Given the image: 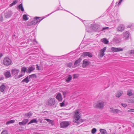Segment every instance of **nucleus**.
Listing matches in <instances>:
<instances>
[{
  "label": "nucleus",
  "mask_w": 134,
  "mask_h": 134,
  "mask_svg": "<svg viewBox=\"0 0 134 134\" xmlns=\"http://www.w3.org/2000/svg\"><path fill=\"white\" fill-rule=\"evenodd\" d=\"M100 131L101 134H107L106 131L105 130L101 129Z\"/></svg>",
  "instance_id": "26"
},
{
  "label": "nucleus",
  "mask_w": 134,
  "mask_h": 134,
  "mask_svg": "<svg viewBox=\"0 0 134 134\" xmlns=\"http://www.w3.org/2000/svg\"><path fill=\"white\" fill-rule=\"evenodd\" d=\"M56 98L58 101H60L62 100V97L61 94L58 93L56 96Z\"/></svg>",
  "instance_id": "15"
},
{
  "label": "nucleus",
  "mask_w": 134,
  "mask_h": 134,
  "mask_svg": "<svg viewBox=\"0 0 134 134\" xmlns=\"http://www.w3.org/2000/svg\"><path fill=\"white\" fill-rule=\"evenodd\" d=\"M72 78V76L69 75L68 76L67 78L66 79V82H69V81L71 80Z\"/></svg>",
  "instance_id": "24"
},
{
  "label": "nucleus",
  "mask_w": 134,
  "mask_h": 134,
  "mask_svg": "<svg viewBox=\"0 0 134 134\" xmlns=\"http://www.w3.org/2000/svg\"><path fill=\"white\" fill-rule=\"evenodd\" d=\"M63 95L65 97V96L66 95V94L67 93V92H66V91H65L64 92H63Z\"/></svg>",
  "instance_id": "50"
},
{
  "label": "nucleus",
  "mask_w": 134,
  "mask_h": 134,
  "mask_svg": "<svg viewBox=\"0 0 134 134\" xmlns=\"http://www.w3.org/2000/svg\"><path fill=\"white\" fill-rule=\"evenodd\" d=\"M130 27H131V26H128V28H130Z\"/></svg>",
  "instance_id": "57"
},
{
  "label": "nucleus",
  "mask_w": 134,
  "mask_h": 134,
  "mask_svg": "<svg viewBox=\"0 0 134 134\" xmlns=\"http://www.w3.org/2000/svg\"><path fill=\"white\" fill-rule=\"evenodd\" d=\"M82 60V59L79 58L78 60H76L74 63V67H75L77 66H79V65L80 64V63Z\"/></svg>",
  "instance_id": "9"
},
{
  "label": "nucleus",
  "mask_w": 134,
  "mask_h": 134,
  "mask_svg": "<svg viewBox=\"0 0 134 134\" xmlns=\"http://www.w3.org/2000/svg\"><path fill=\"white\" fill-rule=\"evenodd\" d=\"M30 81L31 79H30L29 77L28 76L24 79L23 80H22L21 82H25L26 83H27Z\"/></svg>",
  "instance_id": "16"
},
{
  "label": "nucleus",
  "mask_w": 134,
  "mask_h": 134,
  "mask_svg": "<svg viewBox=\"0 0 134 134\" xmlns=\"http://www.w3.org/2000/svg\"><path fill=\"white\" fill-rule=\"evenodd\" d=\"M19 71V70L16 68L13 69L11 70L12 74L13 75H15V76L18 75Z\"/></svg>",
  "instance_id": "5"
},
{
  "label": "nucleus",
  "mask_w": 134,
  "mask_h": 134,
  "mask_svg": "<svg viewBox=\"0 0 134 134\" xmlns=\"http://www.w3.org/2000/svg\"><path fill=\"white\" fill-rule=\"evenodd\" d=\"M52 13H53V12H52V13H51V14H52Z\"/></svg>",
  "instance_id": "60"
},
{
  "label": "nucleus",
  "mask_w": 134,
  "mask_h": 134,
  "mask_svg": "<svg viewBox=\"0 0 134 134\" xmlns=\"http://www.w3.org/2000/svg\"><path fill=\"white\" fill-rule=\"evenodd\" d=\"M129 36V33L128 32H126L124 34L123 38L125 39H126L128 38Z\"/></svg>",
  "instance_id": "23"
},
{
  "label": "nucleus",
  "mask_w": 134,
  "mask_h": 134,
  "mask_svg": "<svg viewBox=\"0 0 134 134\" xmlns=\"http://www.w3.org/2000/svg\"><path fill=\"white\" fill-rule=\"evenodd\" d=\"M18 7L19 8V9H21L22 11L23 12L24 11V9L23 8L22 3L20 4L19 6H18Z\"/></svg>",
  "instance_id": "31"
},
{
  "label": "nucleus",
  "mask_w": 134,
  "mask_h": 134,
  "mask_svg": "<svg viewBox=\"0 0 134 134\" xmlns=\"http://www.w3.org/2000/svg\"><path fill=\"white\" fill-rule=\"evenodd\" d=\"M78 77V75L76 74H74L73 75V79L76 78Z\"/></svg>",
  "instance_id": "43"
},
{
  "label": "nucleus",
  "mask_w": 134,
  "mask_h": 134,
  "mask_svg": "<svg viewBox=\"0 0 134 134\" xmlns=\"http://www.w3.org/2000/svg\"><path fill=\"white\" fill-rule=\"evenodd\" d=\"M21 73V74L20 75H19L18 76V78H20L22 77L23 76H24L25 75V74H24V73Z\"/></svg>",
  "instance_id": "41"
},
{
  "label": "nucleus",
  "mask_w": 134,
  "mask_h": 134,
  "mask_svg": "<svg viewBox=\"0 0 134 134\" xmlns=\"http://www.w3.org/2000/svg\"><path fill=\"white\" fill-rule=\"evenodd\" d=\"M132 92V91L131 90L128 91L127 95L129 96L132 95L133 94Z\"/></svg>",
  "instance_id": "36"
},
{
  "label": "nucleus",
  "mask_w": 134,
  "mask_h": 134,
  "mask_svg": "<svg viewBox=\"0 0 134 134\" xmlns=\"http://www.w3.org/2000/svg\"><path fill=\"white\" fill-rule=\"evenodd\" d=\"M111 50L114 52H119L120 51H122L123 49L122 48H119L112 47L111 48Z\"/></svg>",
  "instance_id": "10"
},
{
  "label": "nucleus",
  "mask_w": 134,
  "mask_h": 134,
  "mask_svg": "<svg viewBox=\"0 0 134 134\" xmlns=\"http://www.w3.org/2000/svg\"><path fill=\"white\" fill-rule=\"evenodd\" d=\"M66 64L67 66L69 68L71 67L72 65V64L71 63H68Z\"/></svg>",
  "instance_id": "40"
},
{
  "label": "nucleus",
  "mask_w": 134,
  "mask_h": 134,
  "mask_svg": "<svg viewBox=\"0 0 134 134\" xmlns=\"http://www.w3.org/2000/svg\"><path fill=\"white\" fill-rule=\"evenodd\" d=\"M5 88V86L4 84H3L0 87L1 91L2 92H4V90Z\"/></svg>",
  "instance_id": "22"
},
{
  "label": "nucleus",
  "mask_w": 134,
  "mask_h": 134,
  "mask_svg": "<svg viewBox=\"0 0 134 134\" xmlns=\"http://www.w3.org/2000/svg\"><path fill=\"white\" fill-rule=\"evenodd\" d=\"M64 101L62 103H60V105L61 107H62L64 106L65 104L64 103Z\"/></svg>",
  "instance_id": "42"
},
{
  "label": "nucleus",
  "mask_w": 134,
  "mask_h": 134,
  "mask_svg": "<svg viewBox=\"0 0 134 134\" xmlns=\"http://www.w3.org/2000/svg\"><path fill=\"white\" fill-rule=\"evenodd\" d=\"M52 13H53V12H52V13H51V14H52Z\"/></svg>",
  "instance_id": "62"
},
{
  "label": "nucleus",
  "mask_w": 134,
  "mask_h": 134,
  "mask_svg": "<svg viewBox=\"0 0 134 134\" xmlns=\"http://www.w3.org/2000/svg\"><path fill=\"white\" fill-rule=\"evenodd\" d=\"M44 120L49 122L51 125H53V120H51L47 118L44 119Z\"/></svg>",
  "instance_id": "33"
},
{
  "label": "nucleus",
  "mask_w": 134,
  "mask_h": 134,
  "mask_svg": "<svg viewBox=\"0 0 134 134\" xmlns=\"http://www.w3.org/2000/svg\"><path fill=\"white\" fill-rule=\"evenodd\" d=\"M82 55L84 56H88L90 57H92V54L89 52H83Z\"/></svg>",
  "instance_id": "14"
},
{
  "label": "nucleus",
  "mask_w": 134,
  "mask_h": 134,
  "mask_svg": "<svg viewBox=\"0 0 134 134\" xmlns=\"http://www.w3.org/2000/svg\"><path fill=\"white\" fill-rule=\"evenodd\" d=\"M107 49L106 47H105L102 49H101L100 51V57H103L105 55L104 52Z\"/></svg>",
  "instance_id": "8"
},
{
  "label": "nucleus",
  "mask_w": 134,
  "mask_h": 134,
  "mask_svg": "<svg viewBox=\"0 0 134 134\" xmlns=\"http://www.w3.org/2000/svg\"><path fill=\"white\" fill-rule=\"evenodd\" d=\"M35 69V68L33 66L29 67L27 70V73H30L31 72L34 71Z\"/></svg>",
  "instance_id": "18"
},
{
  "label": "nucleus",
  "mask_w": 134,
  "mask_h": 134,
  "mask_svg": "<svg viewBox=\"0 0 134 134\" xmlns=\"http://www.w3.org/2000/svg\"><path fill=\"white\" fill-rule=\"evenodd\" d=\"M28 76L30 79H31V78H32V79H33V78L34 79V78L36 77V75L35 74H32Z\"/></svg>",
  "instance_id": "34"
},
{
  "label": "nucleus",
  "mask_w": 134,
  "mask_h": 134,
  "mask_svg": "<svg viewBox=\"0 0 134 134\" xmlns=\"http://www.w3.org/2000/svg\"><path fill=\"white\" fill-rule=\"evenodd\" d=\"M5 76L7 78H9L11 76V75L9 71H7L5 73Z\"/></svg>",
  "instance_id": "25"
},
{
  "label": "nucleus",
  "mask_w": 134,
  "mask_h": 134,
  "mask_svg": "<svg viewBox=\"0 0 134 134\" xmlns=\"http://www.w3.org/2000/svg\"><path fill=\"white\" fill-rule=\"evenodd\" d=\"M18 2V0L14 1L12 3L10 4L9 6L10 7H12L14 5H15Z\"/></svg>",
  "instance_id": "29"
},
{
  "label": "nucleus",
  "mask_w": 134,
  "mask_h": 134,
  "mask_svg": "<svg viewBox=\"0 0 134 134\" xmlns=\"http://www.w3.org/2000/svg\"><path fill=\"white\" fill-rule=\"evenodd\" d=\"M96 26L95 25L93 26V28H92V29L94 30V31H97V29L96 28L95 29H93V28L96 27Z\"/></svg>",
  "instance_id": "49"
},
{
  "label": "nucleus",
  "mask_w": 134,
  "mask_h": 134,
  "mask_svg": "<svg viewBox=\"0 0 134 134\" xmlns=\"http://www.w3.org/2000/svg\"><path fill=\"white\" fill-rule=\"evenodd\" d=\"M3 56L2 54V53H0V58L1 57Z\"/></svg>",
  "instance_id": "55"
},
{
  "label": "nucleus",
  "mask_w": 134,
  "mask_h": 134,
  "mask_svg": "<svg viewBox=\"0 0 134 134\" xmlns=\"http://www.w3.org/2000/svg\"><path fill=\"white\" fill-rule=\"evenodd\" d=\"M97 131V130L95 128H93L91 132L93 134L94 133Z\"/></svg>",
  "instance_id": "37"
},
{
  "label": "nucleus",
  "mask_w": 134,
  "mask_h": 134,
  "mask_svg": "<svg viewBox=\"0 0 134 134\" xmlns=\"http://www.w3.org/2000/svg\"><path fill=\"white\" fill-rule=\"evenodd\" d=\"M15 120H11L7 121L6 123V125H8L10 124H12L14 123L15 122Z\"/></svg>",
  "instance_id": "32"
},
{
  "label": "nucleus",
  "mask_w": 134,
  "mask_h": 134,
  "mask_svg": "<svg viewBox=\"0 0 134 134\" xmlns=\"http://www.w3.org/2000/svg\"><path fill=\"white\" fill-rule=\"evenodd\" d=\"M12 15V12L9 11L5 13V16L6 18H8L11 16Z\"/></svg>",
  "instance_id": "17"
},
{
  "label": "nucleus",
  "mask_w": 134,
  "mask_h": 134,
  "mask_svg": "<svg viewBox=\"0 0 134 134\" xmlns=\"http://www.w3.org/2000/svg\"><path fill=\"white\" fill-rule=\"evenodd\" d=\"M90 62L87 60L85 59L83 60L82 64V67L85 68L89 64Z\"/></svg>",
  "instance_id": "12"
},
{
  "label": "nucleus",
  "mask_w": 134,
  "mask_h": 134,
  "mask_svg": "<svg viewBox=\"0 0 134 134\" xmlns=\"http://www.w3.org/2000/svg\"><path fill=\"white\" fill-rule=\"evenodd\" d=\"M128 112H134V109H130L128 111Z\"/></svg>",
  "instance_id": "46"
},
{
  "label": "nucleus",
  "mask_w": 134,
  "mask_h": 134,
  "mask_svg": "<svg viewBox=\"0 0 134 134\" xmlns=\"http://www.w3.org/2000/svg\"><path fill=\"white\" fill-rule=\"evenodd\" d=\"M123 92L122 91H118L115 95L116 97H119L121 96Z\"/></svg>",
  "instance_id": "21"
},
{
  "label": "nucleus",
  "mask_w": 134,
  "mask_h": 134,
  "mask_svg": "<svg viewBox=\"0 0 134 134\" xmlns=\"http://www.w3.org/2000/svg\"><path fill=\"white\" fill-rule=\"evenodd\" d=\"M132 126H133V127H134V123H133V124Z\"/></svg>",
  "instance_id": "56"
},
{
  "label": "nucleus",
  "mask_w": 134,
  "mask_h": 134,
  "mask_svg": "<svg viewBox=\"0 0 134 134\" xmlns=\"http://www.w3.org/2000/svg\"><path fill=\"white\" fill-rule=\"evenodd\" d=\"M122 0H120V1H119L118 3V6H119V5H120Z\"/></svg>",
  "instance_id": "51"
},
{
  "label": "nucleus",
  "mask_w": 134,
  "mask_h": 134,
  "mask_svg": "<svg viewBox=\"0 0 134 134\" xmlns=\"http://www.w3.org/2000/svg\"><path fill=\"white\" fill-rule=\"evenodd\" d=\"M122 106H123L124 107H126L127 106V104H126L122 103Z\"/></svg>",
  "instance_id": "48"
},
{
  "label": "nucleus",
  "mask_w": 134,
  "mask_h": 134,
  "mask_svg": "<svg viewBox=\"0 0 134 134\" xmlns=\"http://www.w3.org/2000/svg\"><path fill=\"white\" fill-rule=\"evenodd\" d=\"M80 113L78 110H77L75 111L74 118L73 120V121L74 122L77 123V124H79L80 123L83 121V120L80 119Z\"/></svg>",
  "instance_id": "1"
},
{
  "label": "nucleus",
  "mask_w": 134,
  "mask_h": 134,
  "mask_svg": "<svg viewBox=\"0 0 134 134\" xmlns=\"http://www.w3.org/2000/svg\"><path fill=\"white\" fill-rule=\"evenodd\" d=\"M55 103L54 99L51 98L49 99L48 100L47 104L50 106L54 104Z\"/></svg>",
  "instance_id": "6"
},
{
  "label": "nucleus",
  "mask_w": 134,
  "mask_h": 134,
  "mask_svg": "<svg viewBox=\"0 0 134 134\" xmlns=\"http://www.w3.org/2000/svg\"><path fill=\"white\" fill-rule=\"evenodd\" d=\"M23 19L25 20H28V18L27 17V15L26 14H24L23 15Z\"/></svg>",
  "instance_id": "35"
},
{
  "label": "nucleus",
  "mask_w": 134,
  "mask_h": 134,
  "mask_svg": "<svg viewBox=\"0 0 134 134\" xmlns=\"http://www.w3.org/2000/svg\"><path fill=\"white\" fill-rule=\"evenodd\" d=\"M1 134H8V131L7 130H3Z\"/></svg>",
  "instance_id": "38"
},
{
  "label": "nucleus",
  "mask_w": 134,
  "mask_h": 134,
  "mask_svg": "<svg viewBox=\"0 0 134 134\" xmlns=\"http://www.w3.org/2000/svg\"><path fill=\"white\" fill-rule=\"evenodd\" d=\"M117 3H118L117 2H116V3L117 4Z\"/></svg>",
  "instance_id": "59"
},
{
  "label": "nucleus",
  "mask_w": 134,
  "mask_h": 134,
  "mask_svg": "<svg viewBox=\"0 0 134 134\" xmlns=\"http://www.w3.org/2000/svg\"><path fill=\"white\" fill-rule=\"evenodd\" d=\"M111 134H115V133H112Z\"/></svg>",
  "instance_id": "58"
},
{
  "label": "nucleus",
  "mask_w": 134,
  "mask_h": 134,
  "mask_svg": "<svg viewBox=\"0 0 134 134\" xmlns=\"http://www.w3.org/2000/svg\"><path fill=\"white\" fill-rule=\"evenodd\" d=\"M125 26L124 25L121 24L119 25L117 28V31H122L124 30V29Z\"/></svg>",
  "instance_id": "11"
},
{
  "label": "nucleus",
  "mask_w": 134,
  "mask_h": 134,
  "mask_svg": "<svg viewBox=\"0 0 134 134\" xmlns=\"http://www.w3.org/2000/svg\"><path fill=\"white\" fill-rule=\"evenodd\" d=\"M102 42L104 43L105 44H107L108 43L109 41L106 38H104L102 40Z\"/></svg>",
  "instance_id": "28"
},
{
  "label": "nucleus",
  "mask_w": 134,
  "mask_h": 134,
  "mask_svg": "<svg viewBox=\"0 0 134 134\" xmlns=\"http://www.w3.org/2000/svg\"><path fill=\"white\" fill-rule=\"evenodd\" d=\"M40 18L39 17V18H38V19H37V20L38 21V22H40L42 20V19H41L40 20L39 19Z\"/></svg>",
  "instance_id": "52"
},
{
  "label": "nucleus",
  "mask_w": 134,
  "mask_h": 134,
  "mask_svg": "<svg viewBox=\"0 0 134 134\" xmlns=\"http://www.w3.org/2000/svg\"><path fill=\"white\" fill-rule=\"evenodd\" d=\"M33 21H31L30 22H29L27 24V25L28 26L32 25H34V23H33Z\"/></svg>",
  "instance_id": "39"
},
{
  "label": "nucleus",
  "mask_w": 134,
  "mask_h": 134,
  "mask_svg": "<svg viewBox=\"0 0 134 134\" xmlns=\"http://www.w3.org/2000/svg\"><path fill=\"white\" fill-rule=\"evenodd\" d=\"M4 77L3 76L0 77V81L4 79Z\"/></svg>",
  "instance_id": "53"
},
{
  "label": "nucleus",
  "mask_w": 134,
  "mask_h": 134,
  "mask_svg": "<svg viewBox=\"0 0 134 134\" xmlns=\"http://www.w3.org/2000/svg\"><path fill=\"white\" fill-rule=\"evenodd\" d=\"M36 65L37 66L36 69L37 70H41V68H40L39 66H38V64H36Z\"/></svg>",
  "instance_id": "44"
},
{
  "label": "nucleus",
  "mask_w": 134,
  "mask_h": 134,
  "mask_svg": "<svg viewBox=\"0 0 134 134\" xmlns=\"http://www.w3.org/2000/svg\"><path fill=\"white\" fill-rule=\"evenodd\" d=\"M32 113L30 111L28 113L24 114V116L26 118H29L32 115Z\"/></svg>",
  "instance_id": "20"
},
{
  "label": "nucleus",
  "mask_w": 134,
  "mask_h": 134,
  "mask_svg": "<svg viewBox=\"0 0 134 134\" xmlns=\"http://www.w3.org/2000/svg\"><path fill=\"white\" fill-rule=\"evenodd\" d=\"M39 18L38 17H35L33 21H33V23H34V25H35L38 23V21L37 20V19H38Z\"/></svg>",
  "instance_id": "27"
},
{
  "label": "nucleus",
  "mask_w": 134,
  "mask_h": 134,
  "mask_svg": "<svg viewBox=\"0 0 134 134\" xmlns=\"http://www.w3.org/2000/svg\"><path fill=\"white\" fill-rule=\"evenodd\" d=\"M69 125V123L68 121H65L62 122L60 123L61 127L66 128Z\"/></svg>",
  "instance_id": "7"
},
{
  "label": "nucleus",
  "mask_w": 134,
  "mask_h": 134,
  "mask_svg": "<svg viewBox=\"0 0 134 134\" xmlns=\"http://www.w3.org/2000/svg\"><path fill=\"white\" fill-rule=\"evenodd\" d=\"M27 69L25 67H23L21 68L20 72L21 73H25L27 72Z\"/></svg>",
  "instance_id": "19"
},
{
  "label": "nucleus",
  "mask_w": 134,
  "mask_h": 134,
  "mask_svg": "<svg viewBox=\"0 0 134 134\" xmlns=\"http://www.w3.org/2000/svg\"><path fill=\"white\" fill-rule=\"evenodd\" d=\"M52 13H53V12H52V13H51V14H52Z\"/></svg>",
  "instance_id": "61"
},
{
  "label": "nucleus",
  "mask_w": 134,
  "mask_h": 134,
  "mask_svg": "<svg viewBox=\"0 0 134 134\" xmlns=\"http://www.w3.org/2000/svg\"><path fill=\"white\" fill-rule=\"evenodd\" d=\"M108 28H109V27H103L102 28V31L104 30L107 29H108Z\"/></svg>",
  "instance_id": "45"
},
{
  "label": "nucleus",
  "mask_w": 134,
  "mask_h": 134,
  "mask_svg": "<svg viewBox=\"0 0 134 134\" xmlns=\"http://www.w3.org/2000/svg\"><path fill=\"white\" fill-rule=\"evenodd\" d=\"M131 54H134V49L132 50L130 52Z\"/></svg>",
  "instance_id": "47"
},
{
  "label": "nucleus",
  "mask_w": 134,
  "mask_h": 134,
  "mask_svg": "<svg viewBox=\"0 0 134 134\" xmlns=\"http://www.w3.org/2000/svg\"><path fill=\"white\" fill-rule=\"evenodd\" d=\"M130 103H134V100L131 99L130 100Z\"/></svg>",
  "instance_id": "54"
},
{
  "label": "nucleus",
  "mask_w": 134,
  "mask_h": 134,
  "mask_svg": "<svg viewBox=\"0 0 134 134\" xmlns=\"http://www.w3.org/2000/svg\"><path fill=\"white\" fill-rule=\"evenodd\" d=\"M133 97L134 98V96H133Z\"/></svg>",
  "instance_id": "63"
},
{
  "label": "nucleus",
  "mask_w": 134,
  "mask_h": 134,
  "mask_svg": "<svg viewBox=\"0 0 134 134\" xmlns=\"http://www.w3.org/2000/svg\"><path fill=\"white\" fill-rule=\"evenodd\" d=\"M104 106V102L101 100L97 101L94 104V107L101 109L103 108Z\"/></svg>",
  "instance_id": "2"
},
{
  "label": "nucleus",
  "mask_w": 134,
  "mask_h": 134,
  "mask_svg": "<svg viewBox=\"0 0 134 134\" xmlns=\"http://www.w3.org/2000/svg\"><path fill=\"white\" fill-rule=\"evenodd\" d=\"M28 121V119H25L23 120L22 121L19 122V124L20 126L24 125Z\"/></svg>",
  "instance_id": "13"
},
{
  "label": "nucleus",
  "mask_w": 134,
  "mask_h": 134,
  "mask_svg": "<svg viewBox=\"0 0 134 134\" xmlns=\"http://www.w3.org/2000/svg\"><path fill=\"white\" fill-rule=\"evenodd\" d=\"M12 62L10 59L8 57H6L4 59L3 62L4 65L8 66L11 64Z\"/></svg>",
  "instance_id": "3"
},
{
  "label": "nucleus",
  "mask_w": 134,
  "mask_h": 134,
  "mask_svg": "<svg viewBox=\"0 0 134 134\" xmlns=\"http://www.w3.org/2000/svg\"><path fill=\"white\" fill-rule=\"evenodd\" d=\"M109 111L110 112L114 114H118L121 112L120 110L117 109L113 108H110Z\"/></svg>",
  "instance_id": "4"
},
{
  "label": "nucleus",
  "mask_w": 134,
  "mask_h": 134,
  "mask_svg": "<svg viewBox=\"0 0 134 134\" xmlns=\"http://www.w3.org/2000/svg\"><path fill=\"white\" fill-rule=\"evenodd\" d=\"M33 123H37V120L36 119H33L31 120L30 122H29L28 124V125H29Z\"/></svg>",
  "instance_id": "30"
}]
</instances>
